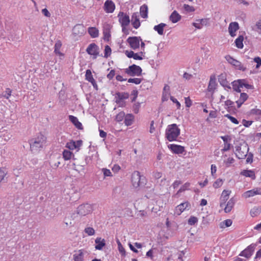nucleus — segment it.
<instances>
[{
    "instance_id": "obj_1",
    "label": "nucleus",
    "mask_w": 261,
    "mask_h": 261,
    "mask_svg": "<svg viewBox=\"0 0 261 261\" xmlns=\"http://www.w3.org/2000/svg\"><path fill=\"white\" fill-rule=\"evenodd\" d=\"M46 137L42 134L32 139L30 141V148L32 151L36 152L43 147L46 143Z\"/></svg>"
},
{
    "instance_id": "obj_2",
    "label": "nucleus",
    "mask_w": 261,
    "mask_h": 261,
    "mask_svg": "<svg viewBox=\"0 0 261 261\" xmlns=\"http://www.w3.org/2000/svg\"><path fill=\"white\" fill-rule=\"evenodd\" d=\"M180 129L176 124L169 125L166 129V138L170 141H175L180 134Z\"/></svg>"
},
{
    "instance_id": "obj_3",
    "label": "nucleus",
    "mask_w": 261,
    "mask_h": 261,
    "mask_svg": "<svg viewBox=\"0 0 261 261\" xmlns=\"http://www.w3.org/2000/svg\"><path fill=\"white\" fill-rule=\"evenodd\" d=\"M249 150L248 145L243 143L236 146V154L239 159H244L247 155Z\"/></svg>"
},
{
    "instance_id": "obj_4",
    "label": "nucleus",
    "mask_w": 261,
    "mask_h": 261,
    "mask_svg": "<svg viewBox=\"0 0 261 261\" xmlns=\"http://www.w3.org/2000/svg\"><path fill=\"white\" fill-rule=\"evenodd\" d=\"M125 71L129 75L134 76L141 75L142 70L140 66L133 64L126 68Z\"/></svg>"
},
{
    "instance_id": "obj_5",
    "label": "nucleus",
    "mask_w": 261,
    "mask_h": 261,
    "mask_svg": "<svg viewBox=\"0 0 261 261\" xmlns=\"http://www.w3.org/2000/svg\"><path fill=\"white\" fill-rule=\"evenodd\" d=\"M92 211V206L89 204H82L77 208V214L82 216L88 215Z\"/></svg>"
},
{
    "instance_id": "obj_6",
    "label": "nucleus",
    "mask_w": 261,
    "mask_h": 261,
    "mask_svg": "<svg viewBox=\"0 0 261 261\" xmlns=\"http://www.w3.org/2000/svg\"><path fill=\"white\" fill-rule=\"evenodd\" d=\"M119 21L122 27V31L125 32L126 27L129 24L130 19L128 15L120 12L118 14Z\"/></svg>"
},
{
    "instance_id": "obj_7",
    "label": "nucleus",
    "mask_w": 261,
    "mask_h": 261,
    "mask_svg": "<svg viewBox=\"0 0 261 261\" xmlns=\"http://www.w3.org/2000/svg\"><path fill=\"white\" fill-rule=\"evenodd\" d=\"M191 208V204L188 201H185L178 205L175 208L174 214L180 215L184 211L189 210Z\"/></svg>"
},
{
    "instance_id": "obj_8",
    "label": "nucleus",
    "mask_w": 261,
    "mask_h": 261,
    "mask_svg": "<svg viewBox=\"0 0 261 261\" xmlns=\"http://www.w3.org/2000/svg\"><path fill=\"white\" fill-rule=\"evenodd\" d=\"M140 41H142V39L140 37H129L127 39L130 47L134 50L139 47Z\"/></svg>"
},
{
    "instance_id": "obj_9",
    "label": "nucleus",
    "mask_w": 261,
    "mask_h": 261,
    "mask_svg": "<svg viewBox=\"0 0 261 261\" xmlns=\"http://www.w3.org/2000/svg\"><path fill=\"white\" fill-rule=\"evenodd\" d=\"M87 53L93 56V59H96L99 55V48L95 43H91L86 49Z\"/></svg>"
},
{
    "instance_id": "obj_10",
    "label": "nucleus",
    "mask_w": 261,
    "mask_h": 261,
    "mask_svg": "<svg viewBox=\"0 0 261 261\" xmlns=\"http://www.w3.org/2000/svg\"><path fill=\"white\" fill-rule=\"evenodd\" d=\"M225 58L229 63L234 66L238 69L243 70H245V68H243L241 63L240 61L233 59L230 56L227 55L225 57Z\"/></svg>"
},
{
    "instance_id": "obj_11",
    "label": "nucleus",
    "mask_w": 261,
    "mask_h": 261,
    "mask_svg": "<svg viewBox=\"0 0 261 261\" xmlns=\"http://www.w3.org/2000/svg\"><path fill=\"white\" fill-rule=\"evenodd\" d=\"M231 193V191L230 190H224L223 191L220 198V206L221 208H223Z\"/></svg>"
},
{
    "instance_id": "obj_12",
    "label": "nucleus",
    "mask_w": 261,
    "mask_h": 261,
    "mask_svg": "<svg viewBox=\"0 0 261 261\" xmlns=\"http://www.w3.org/2000/svg\"><path fill=\"white\" fill-rule=\"evenodd\" d=\"M86 33L84 26L81 24H76L72 29V34L74 36H82Z\"/></svg>"
},
{
    "instance_id": "obj_13",
    "label": "nucleus",
    "mask_w": 261,
    "mask_h": 261,
    "mask_svg": "<svg viewBox=\"0 0 261 261\" xmlns=\"http://www.w3.org/2000/svg\"><path fill=\"white\" fill-rule=\"evenodd\" d=\"M239 29V25L238 22H232L229 23L228 31L229 35L234 37L236 36V32Z\"/></svg>"
},
{
    "instance_id": "obj_14",
    "label": "nucleus",
    "mask_w": 261,
    "mask_h": 261,
    "mask_svg": "<svg viewBox=\"0 0 261 261\" xmlns=\"http://www.w3.org/2000/svg\"><path fill=\"white\" fill-rule=\"evenodd\" d=\"M82 145V141L81 140H78L77 141L72 140L66 144V147L70 150L77 149V150H78L80 149V147Z\"/></svg>"
},
{
    "instance_id": "obj_15",
    "label": "nucleus",
    "mask_w": 261,
    "mask_h": 261,
    "mask_svg": "<svg viewBox=\"0 0 261 261\" xmlns=\"http://www.w3.org/2000/svg\"><path fill=\"white\" fill-rule=\"evenodd\" d=\"M115 5L111 0H107L104 4L103 9L108 13H113L115 10Z\"/></svg>"
},
{
    "instance_id": "obj_16",
    "label": "nucleus",
    "mask_w": 261,
    "mask_h": 261,
    "mask_svg": "<svg viewBox=\"0 0 261 261\" xmlns=\"http://www.w3.org/2000/svg\"><path fill=\"white\" fill-rule=\"evenodd\" d=\"M254 245H250L247 248L242 251L240 254V256H244L247 258H249L253 253L254 251Z\"/></svg>"
},
{
    "instance_id": "obj_17",
    "label": "nucleus",
    "mask_w": 261,
    "mask_h": 261,
    "mask_svg": "<svg viewBox=\"0 0 261 261\" xmlns=\"http://www.w3.org/2000/svg\"><path fill=\"white\" fill-rule=\"evenodd\" d=\"M236 199L234 198V197L231 198L228 200L227 204H225V205L223 207L225 213H228L230 212L233 207H234Z\"/></svg>"
},
{
    "instance_id": "obj_18",
    "label": "nucleus",
    "mask_w": 261,
    "mask_h": 261,
    "mask_svg": "<svg viewBox=\"0 0 261 261\" xmlns=\"http://www.w3.org/2000/svg\"><path fill=\"white\" fill-rule=\"evenodd\" d=\"M208 25V20L207 19H197L196 22L193 23V25L198 29H201L203 26Z\"/></svg>"
},
{
    "instance_id": "obj_19",
    "label": "nucleus",
    "mask_w": 261,
    "mask_h": 261,
    "mask_svg": "<svg viewBox=\"0 0 261 261\" xmlns=\"http://www.w3.org/2000/svg\"><path fill=\"white\" fill-rule=\"evenodd\" d=\"M168 147L172 151L176 154L182 153L185 151L184 147L178 145L171 144L168 146Z\"/></svg>"
},
{
    "instance_id": "obj_20",
    "label": "nucleus",
    "mask_w": 261,
    "mask_h": 261,
    "mask_svg": "<svg viewBox=\"0 0 261 261\" xmlns=\"http://www.w3.org/2000/svg\"><path fill=\"white\" fill-rule=\"evenodd\" d=\"M257 194L261 195V189L248 191L243 194V196L245 198H247Z\"/></svg>"
},
{
    "instance_id": "obj_21",
    "label": "nucleus",
    "mask_w": 261,
    "mask_h": 261,
    "mask_svg": "<svg viewBox=\"0 0 261 261\" xmlns=\"http://www.w3.org/2000/svg\"><path fill=\"white\" fill-rule=\"evenodd\" d=\"M132 23L135 29H138L140 25L139 16L137 13H134L132 16Z\"/></svg>"
},
{
    "instance_id": "obj_22",
    "label": "nucleus",
    "mask_w": 261,
    "mask_h": 261,
    "mask_svg": "<svg viewBox=\"0 0 261 261\" xmlns=\"http://www.w3.org/2000/svg\"><path fill=\"white\" fill-rule=\"evenodd\" d=\"M84 251L83 249H80L75 252L73 255L74 261H84Z\"/></svg>"
},
{
    "instance_id": "obj_23",
    "label": "nucleus",
    "mask_w": 261,
    "mask_h": 261,
    "mask_svg": "<svg viewBox=\"0 0 261 261\" xmlns=\"http://www.w3.org/2000/svg\"><path fill=\"white\" fill-rule=\"evenodd\" d=\"M96 245L95 249L96 250H101L106 245L105 240L101 238H97L95 241Z\"/></svg>"
},
{
    "instance_id": "obj_24",
    "label": "nucleus",
    "mask_w": 261,
    "mask_h": 261,
    "mask_svg": "<svg viewBox=\"0 0 261 261\" xmlns=\"http://www.w3.org/2000/svg\"><path fill=\"white\" fill-rule=\"evenodd\" d=\"M69 119L78 129H82V124L79 122L78 119L72 115L69 116Z\"/></svg>"
},
{
    "instance_id": "obj_25",
    "label": "nucleus",
    "mask_w": 261,
    "mask_h": 261,
    "mask_svg": "<svg viewBox=\"0 0 261 261\" xmlns=\"http://www.w3.org/2000/svg\"><path fill=\"white\" fill-rule=\"evenodd\" d=\"M217 83L215 77H211L207 90L209 92H214L216 88Z\"/></svg>"
},
{
    "instance_id": "obj_26",
    "label": "nucleus",
    "mask_w": 261,
    "mask_h": 261,
    "mask_svg": "<svg viewBox=\"0 0 261 261\" xmlns=\"http://www.w3.org/2000/svg\"><path fill=\"white\" fill-rule=\"evenodd\" d=\"M169 19L173 23H176L180 20L181 16L176 11H174L170 16Z\"/></svg>"
},
{
    "instance_id": "obj_27",
    "label": "nucleus",
    "mask_w": 261,
    "mask_h": 261,
    "mask_svg": "<svg viewBox=\"0 0 261 261\" xmlns=\"http://www.w3.org/2000/svg\"><path fill=\"white\" fill-rule=\"evenodd\" d=\"M248 97V95L246 93H241L239 99L236 101L238 107L240 108L241 106V105L247 99Z\"/></svg>"
},
{
    "instance_id": "obj_28",
    "label": "nucleus",
    "mask_w": 261,
    "mask_h": 261,
    "mask_svg": "<svg viewBox=\"0 0 261 261\" xmlns=\"http://www.w3.org/2000/svg\"><path fill=\"white\" fill-rule=\"evenodd\" d=\"M232 224V221L231 219L225 220L219 224V227L221 229H224L226 227L230 226Z\"/></svg>"
},
{
    "instance_id": "obj_29",
    "label": "nucleus",
    "mask_w": 261,
    "mask_h": 261,
    "mask_svg": "<svg viewBox=\"0 0 261 261\" xmlns=\"http://www.w3.org/2000/svg\"><path fill=\"white\" fill-rule=\"evenodd\" d=\"M166 25L165 23H161L157 25H155L153 29L159 35H162L164 34V28Z\"/></svg>"
},
{
    "instance_id": "obj_30",
    "label": "nucleus",
    "mask_w": 261,
    "mask_h": 261,
    "mask_svg": "<svg viewBox=\"0 0 261 261\" xmlns=\"http://www.w3.org/2000/svg\"><path fill=\"white\" fill-rule=\"evenodd\" d=\"M88 33L92 38H96L98 36L99 31L95 27H90L88 29Z\"/></svg>"
},
{
    "instance_id": "obj_31",
    "label": "nucleus",
    "mask_w": 261,
    "mask_h": 261,
    "mask_svg": "<svg viewBox=\"0 0 261 261\" xmlns=\"http://www.w3.org/2000/svg\"><path fill=\"white\" fill-rule=\"evenodd\" d=\"M134 117L132 114H127L124 117V122L126 125L129 126L132 124Z\"/></svg>"
},
{
    "instance_id": "obj_32",
    "label": "nucleus",
    "mask_w": 261,
    "mask_h": 261,
    "mask_svg": "<svg viewBox=\"0 0 261 261\" xmlns=\"http://www.w3.org/2000/svg\"><path fill=\"white\" fill-rule=\"evenodd\" d=\"M140 15L144 18H146L147 17L148 14V7L146 5H143L140 7Z\"/></svg>"
},
{
    "instance_id": "obj_33",
    "label": "nucleus",
    "mask_w": 261,
    "mask_h": 261,
    "mask_svg": "<svg viewBox=\"0 0 261 261\" xmlns=\"http://www.w3.org/2000/svg\"><path fill=\"white\" fill-rule=\"evenodd\" d=\"M244 40V37L242 35H240L235 40V44L238 48H242L243 47V41Z\"/></svg>"
},
{
    "instance_id": "obj_34",
    "label": "nucleus",
    "mask_w": 261,
    "mask_h": 261,
    "mask_svg": "<svg viewBox=\"0 0 261 261\" xmlns=\"http://www.w3.org/2000/svg\"><path fill=\"white\" fill-rule=\"evenodd\" d=\"M261 208L259 207H254L251 209L250 214L252 217H256L260 214Z\"/></svg>"
},
{
    "instance_id": "obj_35",
    "label": "nucleus",
    "mask_w": 261,
    "mask_h": 261,
    "mask_svg": "<svg viewBox=\"0 0 261 261\" xmlns=\"http://www.w3.org/2000/svg\"><path fill=\"white\" fill-rule=\"evenodd\" d=\"M241 174L246 177H250L252 179L255 177L254 172L252 170H244L241 172Z\"/></svg>"
},
{
    "instance_id": "obj_36",
    "label": "nucleus",
    "mask_w": 261,
    "mask_h": 261,
    "mask_svg": "<svg viewBox=\"0 0 261 261\" xmlns=\"http://www.w3.org/2000/svg\"><path fill=\"white\" fill-rule=\"evenodd\" d=\"M232 86L233 89L238 92H241V83L239 82V80L237 81H234L232 83Z\"/></svg>"
},
{
    "instance_id": "obj_37",
    "label": "nucleus",
    "mask_w": 261,
    "mask_h": 261,
    "mask_svg": "<svg viewBox=\"0 0 261 261\" xmlns=\"http://www.w3.org/2000/svg\"><path fill=\"white\" fill-rule=\"evenodd\" d=\"M252 30L261 34V19L256 21L255 25L252 27Z\"/></svg>"
},
{
    "instance_id": "obj_38",
    "label": "nucleus",
    "mask_w": 261,
    "mask_h": 261,
    "mask_svg": "<svg viewBox=\"0 0 261 261\" xmlns=\"http://www.w3.org/2000/svg\"><path fill=\"white\" fill-rule=\"evenodd\" d=\"M62 46V43L60 41H58L55 45V53L59 56H63V54H62L60 50Z\"/></svg>"
},
{
    "instance_id": "obj_39",
    "label": "nucleus",
    "mask_w": 261,
    "mask_h": 261,
    "mask_svg": "<svg viewBox=\"0 0 261 261\" xmlns=\"http://www.w3.org/2000/svg\"><path fill=\"white\" fill-rule=\"evenodd\" d=\"M59 164H60L59 159H52L50 161V165L51 167L54 169L57 168Z\"/></svg>"
},
{
    "instance_id": "obj_40",
    "label": "nucleus",
    "mask_w": 261,
    "mask_h": 261,
    "mask_svg": "<svg viewBox=\"0 0 261 261\" xmlns=\"http://www.w3.org/2000/svg\"><path fill=\"white\" fill-rule=\"evenodd\" d=\"M63 158L65 160H68L71 159L73 156V153L69 150H65L63 152Z\"/></svg>"
},
{
    "instance_id": "obj_41",
    "label": "nucleus",
    "mask_w": 261,
    "mask_h": 261,
    "mask_svg": "<svg viewBox=\"0 0 261 261\" xmlns=\"http://www.w3.org/2000/svg\"><path fill=\"white\" fill-rule=\"evenodd\" d=\"M85 76L86 80H87L88 82H90L91 81H94L92 72L90 69H88L86 70Z\"/></svg>"
},
{
    "instance_id": "obj_42",
    "label": "nucleus",
    "mask_w": 261,
    "mask_h": 261,
    "mask_svg": "<svg viewBox=\"0 0 261 261\" xmlns=\"http://www.w3.org/2000/svg\"><path fill=\"white\" fill-rule=\"evenodd\" d=\"M116 95L119 100L127 99L129 96L128 94L126 93H117Z\"/></svg>"
},
{
    "instance_id": "obj_43",
    "label": "nucleus",
    "mask_w": 261,
    "mask_h": 261,
    "mask_svg": "<svg viewBox=\"0 0 261 261\" xmlns=\"http://www.w3.org/2000/svg\"><path fill=\"white\" fill-rule=\"evenodd\" d=\"M239 82L241 83V87H245L247 89H252L253 86L251 85H249L246 83V81L245 80H239Z\"/></svg>"
},
{
    "instance_id": "obj_44",
    "label": "nucleus",
    "mask_w": 261,
    "mask_h": 261,
    "mask_svg": "<svg viewBox=\"0 0 261 261\" xmlns=\"http://www.w3.org/2000/svg\"><path fill=\"white\" fill-rule=\"evenodd\" d=\"M198 222V218L195 216H191L188 220V224L190 225H194Z\"/></svg>"
},
{
    "instance_id": "obj_45",
    "label": "nucleus",
    "mask_w": 261,
    "mask_h": 261,
    "mask_svg": "<svg viewBox=\"0 0 261 261\" xmlns=\"http://www.w3.org/2000/svg\"><path fill=\"white\" fill-rule=\"evenodd\" d=\"M84 231L88 236H93L95 234V230L92 227H86Z\"/></svg>"
},
{
    "instance_id": "obj_46",
    "label": "nucleus",
    "mask_w": 261,
    "mask_h": 261,
    "mask_svg": "<svg viewBox=\"0 0 261 261\" xmlns=\"http://www.w3.org/2000/svg\"><path fill=\"white\" fill-rule=\"evenodd\" d=\"M124 117H125L124 113L121 112L116 115L115 119L117 121L120 122L123 119Z\"/></svg>"
},
{
    "instance_id": "obj_47",
    "label": "nucleus",
    "mask_w": 261,
    "mask_h": 261,
    "mask_svg": "<svg viewBox=\"0 0 261 261\" xmlns=\"http://www.w3.org/2000/svg\"><path fill=\"white\" fill-rule=\"evenodd\" d=\"M140 173L139 171H134L132 175V179H140L141 178Z\"/></svg>"
},
{
    "instance_id": "obj_48",
    "label": "nucleus",
    "mask_w": 261,
    "mask_h": 261,
    "mask_svg": "<svg viewBox=\"0 0 261 261\" xmlns=\"http://www.w3.org/2000/svg\"><path fill=\"white\" fill-rule=\"evenodd\" d=\"M111 48L109 45H106L105 48V58H108L109 56L111 55Z\"/></svg>"
},
{
    "instance_id": "obj_49",
    "label": "nucleus",
    "mask_w": 261,
    "mask_h": 261,
    "mask_svg": "<svg viewBox=\"0 0 261 261\" xmlns=\"http://www.w3.org/2000/svg\"><path fill=\"white\" fill-rule=\"evenodd\" d=\"M117 243H118V246L119 251L122 255H125V249L124 248V247H123V246L122 245V244H121L120 241H118L117 242Z\"/></svg>"
},
{
    "instance_id": "obj_50",
    "label": "nucleus",
    "mask_w": 261,
    "mask_h": 261,
    "mask_svg": "<svg viewBox=\"0 0 261 261\" xmlns=\"http://www.w3.org/2000/svg\"><path fill=\"white\" fill-rule=\"evenodd\" d=\"M251 113L253 115H255L258 117H261V110L258 109H253L251 110Z\"/></svg>"
},
{
    "instance_id": "obj_51",
    "label": "nucleus",
    "mask_w": 261,
    "mask_h": 261,
    "mask_svg": "<svg viewBox=\"0 0 261 261\" xmlns=\"http://www.w3.org/2000/svg\"><path fill=\"white\" fill-rule=\"evenodd\" d=\"M7 174V171L5 168L0 169V179H4Z\"/></svg>"
},
{
    "instance_id": "obj_52",
    "label": "nucleus",
    "mask_w": 261,
    "mask_h": 261,
    "mask_svg": "<svg viewBox=\"0 0 261 261\" xmlns=\"http://www.w3.org/2000/svg\"><path fill=\"white\" fill-rule=\"evenodd\" d=\"M142 81V80L139 78H134V79H129L128 80V82L130 83H134L135 84H139Z\"/></svg>"
},
{
    "instance_id": "obj_53",
    "label": "nucleus",
    "mask_w": 261,
    "mask_h": 261,
    "mask_svg": "<svg viewBox=\"0 0 261 261\" xmlns=\"http://www.w3.org/2000/svg\"><path fill=\"white\" fill-rule=\"evenodd\" d=\"M225 117L228 118L232 123L236 124H239V121L237 120V119L234 117L230 116V115L226 114L225 115Z\"/></svg>"
},
{
    "instance_id": "obj_54",
    "label": "nucleus",
    "mask_w": 261,
    "mask_h": 261,
    "mask_svg": "<svg viewBox=\"0 0 261 261\" xmlns=\"http://www.w3.org/2000/svg\"><path fill=\"white\" fill-rule=\"evenodd\" d=\"M234 160L233 158H228L226 161H224L225 164L226 166H230L231 164H233Z\"/></svg>"
},
{
    "instance_id": "obj_55",
    "label": "nucleus",
    "mask_w": 261,
    "mask_h": 261,
    "mask_svg": "<svg viewBox=\"0 0 261 261\" xmlns=\"http://www.w3.org/2000/svg\"><path fill=\"white\" fill-rule=\"evenodd\" d=\"M184 8L186 11L188 12H193L195 10L193 7L189 6L187 4H184Z\"/></svg>"
},
{
    "instance_id": "obj_56",
    "label": "nucleus",
    "mask_w": 261,
    "mask_h": 261,
    "mask_svg": "<svg viewBox=\"0 0 261 261\" xmlns=\"http://www.w3.org/2000/svg\"><path fill=\"white\" fill-rule=\"evenodd\" d=\"M102 171L103 172V175H104L105 177H106V176H112L111 172L110 171V170L107 169H105V168H103L102 169Z\"/></svg>"
},
{
    "instance_id": "obj_57",
    "label": "nucleus",
    "mask_w": 261,
    "mask_h": 261,
    "mask_svg": "<svg viewBox=\"0 0 261 261\" xmlns=\"http://www.w3.org/2000/svg\"><path fill=\"white\" fill-rule=\"evenodd\" d=\"M11 90L9 88L6 89L5 91V94H4V96L6 97L7 99H8L9 96L11 95Z\"/></svg>"
},
{
    "instance_id": "obj_58",
    "label": "nucleus",
    "mask_w": 261,
    "mask_h": 261,
    "mask_svg": "<svg viewBox=\"0 0 261 261\" xmlns=\"http://www.w3.org/2000/svg\"><path fill=\"white\" fill-rule=\"evenodd\" d=\"M230 148V143H224V147L223 149H221V151L222 152H225L226 151H228Z\"/></svg>"
},
{
    "instance_id": "obj_59",
    "label": "nucleus",
    "mask_w": 261,
    "mask_h": 261,
    "mask_svg": "<svg viewBox=\"0 0 261 261\" xmlns=\"http://www.w3.org/2000/svg\"><path fill=\"white\" fill-rule=\"evenodd\" d=\"M223 180H216L213 184V186L215 188H218L221 187L223 184Z\"/></svg>"
},
{
    "instance_id": "obj_60",
    "label": "nucleus",
    "mask_w": 261,
    "mask_h": 261,
    "mask_svg": "<svg viewBox=\"0 0 261 261\" xmlns=\"http://www.w3.org/2000/svg\"><path fill=\"white\" fill-rule=\"evenodd\" d=\"M254 61L255 62L257 63L256 68H258L261 65V59L259 57H256L254 59Z\"/></svg>"
},
{
    "instance_id": "obj_61",
    "label": "nucleus",
    "mask_w": 261,
    "mask_h": 261,
    "mask_svg": "<svg viewBox=\"0 0 261 261\" xmlns=\"http://www.w3.org/2000/svg\"><path fill=\"white\" fill-rule=\"evenodd\" d=\"M115 74V71L114 70H111L109 74L107 75V77L109 80H112Z\"/></svg>"
},
{
    "instance_id": "obj_62",
    "label": "nucleus",
    "mask_w": 261,
    "mask_h": 261,
    "mask_svg": "<svg viewBox=\"0 0 261 261\" xmlns=\"http://www.w3.org/2000/svg\"><path fill=\"white\" fill-rule=\"evenodd\" d=\"M185 103L187 107L189 108L191 106L192 101L189 97L185 98Z\"/></svg>"
},
{
    "instance_id": "obj_63",
    "label": "nucleus",
    "mask_w": 261,
    "mask_h": 261,
    "mask_svg": "<svg viewBox=\"0 0 261 261\" xmlns=\"http://www.w3.org/2000/svg\"><path fill=\"white\" fill-rule=\"evenodd\" d=\"M155 128L154 126V121L152 120L151 121V123H150L149 132H150V133L152 134L155 132Z\"/></svg>"
},
{
    "instance_id": "obj_64",
    "label": "nucleus",
    "mask_w": 261,
    "mask_h": 261,
    "mask_svg": "<svg viewBox=\"0 0 261 261\" xmlns=\"http://www.w3.org/2000/svg\"><path fill=\"white\" fill-rule=\"evenodd\" d=\"M253 161V154L252 153H249L246 159L247 163H251Z\"/></svg>"
}]
</instances>
